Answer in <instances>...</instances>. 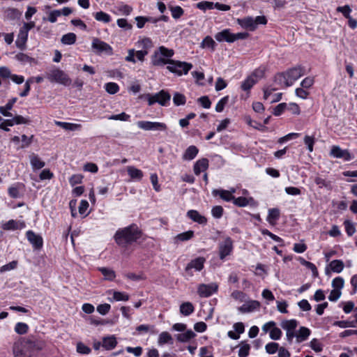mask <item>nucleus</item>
<instances>
[{"instance_id":"79ce46f5","label":"nucleus","mask_w":357,"mask_h":357,"mask_svg":"<svg viewBox=\"0 0 357 357\" xmlns=\"http://www.w3.org/2000/svg\"><path fill=\"white\" fill-rule=\"evenodd\" d=\"M158 343L160 344H173V339L172 335L168 332H162L159 335Z\"/></svg>"},{"instance_id":"20e7f679","label":"nucleus","mask_w":357,"mask_h":357,"mask_svg":"<svg viewBox=\"0 0 357 357\" xmlns=\"http://www.w3.org/2000/svg\"><path fill=\"white\" fill-rule=\"evenodd\" d=\"M141 98L146 100L148 101L149 105H153V104L158 102L162 106H166L170 101L171 95L168 91L162 89L155 95L146 93L142 96Z\"/></svg>"},{"instance_id":"c03bdc74","label":"nucleus","mask_w":357,"mask_h":357,"mask_svg":"<svg viewBox=\"0 0 357 357\" xmlns=\"http://www.w3.org/2000/svg\"><path fill=\"white\" fill-rule=\"evenodd\" d=\"M173 102L176 106L183 105L186 102V98L183 93L176 92L173 96Z\"/></svg>"},{"instance_id":"5701e85b","label":"nucleus","mask_w":357,"mask_h":357,"mask_svg":"<svg viewBox=\"0 0 357 357\" xmlns=\"http://www.w3.org/2000/svg\"><path fill=\"white\" fill-rule=\"evenodd\" d=\"M238 24L243 28L253 31L256 29V23L251 17H247L243 19H238Z\"/></svg>"},{"instance_id":"aec40b11","label":"nucleus","mask_w":357,"mask_h":357,"mask_svg":"<svg viewBox=\"0 0 357 357\" xmlns=\"http://www.w3.org/2000/svg\"><path fill=\"white\" fill-rule=\"evenodd\" d=\"M29 33H26L21 29H20L19 33L17 35V38L15 41V45L17 48L21 50H24L26 47V43L28 40Z\"/></svg>"},{"instance_id":"0e129e2a","label":"nucleus","mask_w":357,"mask_h":357,"mask_svg":"<svg viewBox=\"0 0 357 357\" xmlns=\"http://www.w3.org/2000/svg\"><path fill=\"white\" fill-rule=\"evenodd\" d=\"M243 345L241 347L238 351L239 357H247L249 355L250 345L247 343L242 342Z\"/></svg>"},{"instance_id":"603ef678","label":"nucleus","mask_w":357,"mask_h":357,"mask_svg":"<svg viewBox=\"0 0 357 357\" xmlns=\"http://www.w3.org/2000/svg\"><path fill=\"white\" fill-rule=\"evenodd\" d=\"M194 237V231L192 230H189L185 232L181 233L178 234L176 238L180 241H188Z\"/></svg>"},{"instance_id":"13d9d810","label":"nucleus","mask_w":357,"mask_h":357,"mask_svg":"<svg viewBox=\"0 0 357 357\" xmlns=\"http://www.w3.org/2000/svg\"><path fill=\"white\" fill-rule=\"evenodd\" d=\"M304 143L307 145V150L310 152L313 151L315 139L313 136L305 135L304 137Z\"/></svg>"},{"instance_id":"69168bd1","label":"nucleus","mask_w":357,"mask_h":357,"mask_svg":"<svg viewBox=\"0 0 357 357\" xmlns=\"http://www.w3.org/2000/svg\"><path fill=\"white\" fill-rule=\"evenodd\" d=\"M196 7L205 11L206 9L213 8V2L203 1L196 4Z\"/></svg>"},{"instance_id":"4468645a","label":"nucleus","mask_w":357,"mask_h":357,"mask_svg":"<svg viewBox=\"0 0 357 357\" xmlns=\"http://www.w3.org/2000/svg\"><path fill=\"white\" fill-rule=\"evenodd\" d=\"M26 236L35 250H40L43 248V239L40 235L29 230L26 232Z\"/></svg>"},{"instance_id":"338daca9","label":"nucleus","mask_w":357,"mask_h":357,"mask_svg":"<svg viewBox=\"0 0 357 357\" xmlns=\"http://www.w3.org/2000/svg\"><path fill=\"white\" fill-rule=\"evenodd\" d=\"M266 351L269 354H273L279 349V344L276 342H269L265 347Z\"/></svg>"},{"instance_id":"39448f33","label":"nucleus","mask_w":357,"mask_h":357,"mask_svg":"<svg viewBox=\"0 0 357 357\" xmlns=\"http://www.w3.org/2000/svg\"><path fill=\"white\" fill-rule=\"evenodd\" d=\"M192 64L190 63L174 60V63H172L170 66H167V68L171 73L181 76L182 75H187L192 68Z\"/></svg>"},{"instance_id":"052dcab7","label":"nucleus","mask_w":357,"mask_h":357,"mask_svg":"<svg viewBox=\"0 0 357 357\" xmlns=\"http://www.w3.org/2000/svg\"><path fill=\"white\" fill-rule=\"evenodd\" d=\"M130 116L129 114H127L125 112H122L119 114L111 115L108 117V119L126 121H128L130 119Z\"/></svg>"},{"instance_id":"a18cd8bd","label":"nucleus","mask_w":357,"mask_h":357,"mask_svg":"<svg viewBox=\"0 0 357 357\" xmlns=\"http://www.w3.org/2000/svg\"><path fill=\"white\" fill-rule=\"evenodd\" d=\"M94 17L97 21L103 22L105 23H109L112 20L110 15L103 11L94 13Z\"/></svg>"},{"instance_id":"e2e57ef3","label":"nucleus","mask_w":357,"mask_h":357,"mask_svg":"<svg viewBox=\"0 0 357 357\" xmlns=\"http://www.w3.org/2000/svg\"><path fill=\"white\" fill-rule=\"evenodd\" d=\"M287 104L286 102H282L278 104L273 109V115L278 116H280L285 109H287Z\"/></svg>"},{"instance_id":"bf43d9fd","label":"nucleus","mask_w":357,"mask_h":357,"mask_svg":"<svg viewBox=\"0 0 357 357\" xmlns=\"http://www.w3.org/2000/svg\"><path fill=\"white\" fill-rule=\"evenodd\" d=\"M344 279L341 277H337L333 279L332 282V287H333V289H339L341 291L344 287Z\"/></svg>"},{"instance_id":"7ed1b4c3","label":"nucleus","mask_w":357,"mask_h":357,"mask_svg":"<svg viewBox=\"0 0 357 357\" xmlns=\"http://www.w3.org/2000/svg\"><path fill=\"white\" fill-rule=\"evenodd\" d=\"M45 77L50 82H56L65 86H69L72 84V79L62 70L59 68H54L49 73H46Z\"/></svg>"},{"instance_id":"412c9836","label":"nucleus","mask_w":357,"mask_h":357,"mask_svg":"<svg viewBox=\"0 0 357 357\" xmlns=\"http://www.w3.org/2000/svg\"><path fill=\"white\" fill-rule=\"evenodd\" d=\"M260 307V303L257 301H250L238 307V310L242 313L251 312Z\"/></svg>"},{"instance_id":"b1692460","label":"nucleus","mask_w":357,"mask_h":357,"mask_svg":"<svg viewBox=\"0 0 357 357\" xmlns=\"http://www.w3.org/2000/svg\"><path fill=\"white\" fill-rule=\"evenodd\" d=\"M26 227L24 222H19L15 220H8L3 225L4 230H17L22 229Z\"/></svg>"},{"instance_id":"9d476101","label":"nucleus","mask_w":357,"mask_h":357,"mask_svg":"<svg viewBox=\"0 0 357 357\" xmlns=\"http://www.w3.org/2000/svg\"><path fill=\"white\" fill-rule=\"evenodd\" d=\"M218 289V286L215 283L209 284H201L198 287L197 293L200 297L208 298L217 292Z\"/></svg>"},{"instance_id":"a878e982","label":"nucleus","mask_w":357,"mask_h":357,"mask_svg":"<svg viewBox=\"0 0 357 357\" xmlns=\"http://www.w3.org/2000/svg\"><path fill=\"white\" fill-rule=\"evenodd\" d=\"M117 345V341L114 335L104 337L102 338V347L106 350H112Z\"/></svg>"},{"instance_id":"473e14b6","label":"nucleus","mask_w":357,"mask_h":357,"mask_svg":"<svg viewBox=\"0 0 357 357\" xmlns=\"http://www.w3.org/2000/svg\"><path fill=\"white\" fill-rule=\"evenodd\" d=\"M256 82L257 81L255 79L249 76L241 83V88L242 90L247 91L249 95L250 90L253 87Z\"/></svg>"},{"instance_id":"6e6d98bb","label":"nucleus","mask_w":357,"mask_h":357,"mask_svg":"<svg viewBox=\"0 0 357 357\" xmlns=\"http://www.w3.org/2000/svg\"><path fill=\"white\" fill-rule=\"evenodd\" d=\"M229 100V96H226L221 98L215 106V111L217 112H222L224 110L225 105L228 103Z\"/></svg>"},{"instance_id":"37998d69","label":"nucleus","mask_w":357,"mask_h":357,"mask_svg":"<svg viewBox=\"0 0 357 357\" xmlns=\"http://www.w3.org/2000/svg\"><path fill=\"white\" fill-rule=\"evenodd\" d=\"M169 8L172 13V17L175 20L181 18V16L184 14V10L179 6H169Z\"/></svg>"},{"instance_id":"ddd939ff","label":"nucleus","mask_w":357,"mask_h":357,"mask_svg":"<svg viewBox=\"0 0 357 357\" xmlns=\"http://www.w3.org/2000/svg\"><path fill=\"white\" fill-rule=\"evenodd\" d=\"M331 155L336 158H342L345 161L351 160L354 157L347 149H342L339 146H333Z\"/></svg>"},{"instance_id":"49530a36","label":"nucleus","mask_w":357,"mask_h":357,"mask_svg":"<svg viewBox=\"0 0 357 357\" xmlns=\"http://www.w3.org/2000/svg\"><path fill=\"white\" fill-rule=\"evenodd\" d=\"M314 183L319 186V188H326L328 190L332 188L331 182L329 181H326V179L317 176L314 178Z\"/></svg>"},{"instance_id":"3c124183","label":"nucleus","mask_w":357,"mask_h":357,"mask_svg":"<svg viewBox=\"0 0 357 357\" xmlns=\"http://www.w3.org/2000/svg\"><path fill=\"white\" fill-rule=\"evenodd\" d=\"M160 54H161L165 59H170L173 56L174 52L173 50L168 49L164 46H161L158 48V51H157Z\"/></svg>"},{"instance_id":"ea45409f","label":"nucleus","mask_w":357,"mask_h":357,"mask_svg":"<svg viewBox=\"0 0 357 357\" xmlns=\"http://www.w3.org/2000/svg\"><path fill=\"white\" fill-rule=\"evenodd\" d=\"M76 40L77 36L75 33H68L62 36L61 42L64 45H73L75 43Z\"/></svg>"},{"instance_id":"2eb2a0df","label":"nucleus","mask_w":357,"mask_h":357,"mask_svg":"<svg viewBox=\"0 0 357 357\" xmlns=\"http://www.w3.org/2000/svg\"><path fill=\"white\" fill-rule=\"evenodd\" d=\"M273 81L281 88H287L291 86L290 82L287 79L285 71L276 73L274 76Z\"/></svg>"},{"instance_id":"f8f14e48","label":"nucleus","mask_w":357,"mask_h":357,"mask_svg":"<svg viewBox=\"0 0 357 357\" xmlns=\"http://www.w3.org/2000/svg\"><path fill=\"white\" fill-rule=\"evenodd\" d=\"M206 261V259L203 257H198L195 258V259H192L189 262L185 268V271L186 273H188L190 275H192V273L191 272V270L192 268L195 269L197 271H200L203 269L204 263Z\"/></svg>"},{"instance_id":"4c0bfd02","label":"nucleus","mask_w":357,"mask_h":357,"mask_svg":"<svg viewBox=\"0 0 357 357\" xmlns=\"http://www.w3.org/2000/svg\"><path fill=\"white\" fill-rule=\"evenodd\" d=\"M254 201V199L252 197L246 198L245 197H239L236 198L234 197V199H233L232 202L234 205L238 206V207H244L249 204L250 202Z\"/></svg>"},{"instance_id":"423d86ee","label":"nucleus","mask_w":357,"mask_h":357,"mask_svg":"<svg viewBox=\"0 0 357 357\" xmlns=\"http://www.w3.org/2000/svg\"><path fill=\"white\" fill-rule=\"evenodd\" d=\"M91 47L97 54H100L105 52L107 55L113 54L112 47L107 43L100 40L99 38H96L93 40Z\"/></svg>"},{"instance_id":"a19ab883","label":"nucleus","mask_w":357,"mask_h":357,"mask_svg":"<svg viewBox=\"0 0 357 357\" xmlns=\"http://www.w3.org/2000/svg\"><path fill=\"white\" fill-rule=\"evenodd\" d=\"M298 261H300L301 264L306 266L307 268L311 270L314 277L318 276V275H319L318 270H317L316 266L313 263L306 261L303 257H299Z\"/></svg>"},{"instance_id":"864d4df0","label":"nucleus","mask_w":357,"mask_h":357,"mask_svg":"<svg viewBox=\"0 0 357 357\" xmlns=\"http://www.w3.org/2000/svg\"><path fill=\"white\" fill-rule=\"evenodd\" d=\"M106 91L109 94H115L119 90V85L115 82H108L105 86Z\"/></svg>"},{"instance_id":"a211bd4d","label":"nucleus","mask_w":357,"mask_h":357,"mask_svg":"<svg viewBox=\"0 0 357 357\" xmlns=\"http://www.w3.org/2000/svg\"><path fill=\"white\" fill-rule=\"evenodd\" d=\"M187 216L192 221L197 222L200 225H206L207 223V218L201 215L196 210H190L187 212Z\"/></svg>"},{"instance_id":"de8ad7c7","label":"nucleus","mask_w":357,"mask_h":357,"mask_svg":"<svg viewBox=\"0 0 357 357\" xmlns=\"http://www.w3.org/2000/svg\"><path fill=\"white\" fill-rule=\"evenodd\" d=\"M15 58L17 61L22 62V63H36V60L34 58H32L27 54L20 52L16 54Z\"/></svg>"},{"instance_id":"f03ea898","label":"nucleus","mask_w":357,"mask_h":357,"mask_svg":"<svg viewBox=\"0 0 357 357\" xmlns=\"http://www.w3.org/2000/svg\"><path fill=\"white\" fill-rule=\"evenodd\" d=\"M45 347V341L30 337L24 342L21 349L14 350L15 357H43L41 351Z\"/></svg>"},{"instance_id":"c85d7f7f","label":"nucleus","mask_w":357,"mask_h":357,"mask_svg":"<svg viewBox=\"0 0 357 357\" xmlns=\"http://www.w3.org/2000/svg\"><path fill=\"white\" fill-rule=\"evenodd\" d=\"M127 172L130 177L134 180L141 181L144 175L142 170L133 166L128 167Z\"/></svg>"},{"instance_id":"1a4fd4ad","label":"nucleus","mask_w":357,"mask_h":357,"mask_svg":"<svg viewBox=\"0 0 357 357\" xmlns=\"http://www.w3.org/2000/svg\"><path fill=\"white\" fill-rule=\"evenodd\" d=\"M287 79L290 82L291 85L305 74V68L302 65H297L285 70Z\"/></svg>"},{"instance_id":"9b49d317","label":"nucleus","mask_w":357,"mask_h":357,"mask_svg":"<svg viewBox=\"0 0 357 357\" xmlns=\"http://www.w3.org/2000/svg\"><path fill=\"white\" fill-rule=\"evenodd\" d=\"M25 192V185L24 183L17 182L10 186L8 189V194L13 199L21 198L24 196Z\"/></svg>"},{"instance_id":"e433bc0d","label":"nucleus","mask_w":357,"mask_h":357,"mask_svg":"<svg viewBox=\"0 0 357 357\" xmlns=\"http://www.w3.org/2000/svg\"><path fill=\"white\" fill-rule=\"evenodd\" d=\"M30 162L31 165H32L33 168L35 169H42L45 165V163L43 160L40 159V158L35 154H33L30 157Z\"/></svg>"},{"instance_id":"393cba45","label":"nucleus","mask_w":357,"mask_h":357,"mask_svg":"<svg viewBox=\"0 0 357 357\" xmlns=\"http://www.w3.org/2000/svg\"><path fill=\"white\" fill-rule=\"evenodd\" d=\"M4 16L8 20H16L21 17L22 12L17 8H8L4 11Z\"/></svg>"},{"instance_id":"6ab92c4d","label":"nucleus","mask_w":357,"mask_h":357,"mask_svg":"<svg viewBox=\"0 0 357 357\" xmlns=\"http://www.w3.org/2000/svg\"><path fill=\"white\" fill-rule=\"evenodd\" d=\"M208 167V160L206 158L198 160L193 167L194 172L196 175H199L202 172L206 171Z\"/></svg>"},{"instance_id":"bb28decb","label":"nucleus","mask_w":357,"mask_h":357,"mask_svg":"<svg viewBox=\"0 0 357 357\" xmlns=\"http://www.w3.org/2000/svg\"><path fill=\"white\" fill-rule=\"evenodd\" d=\"M198 153V148L194 145H191L185 151L183 155V159L185 160H192L197 156Z\"/></svg>"},{"instance_id":"09e8293b","label":"nucleus","mask_w":357,"mask_h":357,"mask_svg":"<svg viewBox=\"0 0 357 357\" xmlns=\"http://www.w3.org/2000/svg\"><path fill=\"white\" fill-rule=\"evenodd\" d=\"M201 45L202 47H208L213 51L215 50L216 46L215 42L211 36H208L204 38Z\"/></svg>"},{"instance_id":"680f3d73","label":"nucleus","mask_w":357,"mask_h":357,"mask_svg":"<svg viewBox=\"0 0 357 357\" xmlns=\"http://www.w3.org/2000/svg\"><path fill=\"white\" fill-rule=\"evenodd\" d=\"M212 215L217 219L222 218L224 213V209L221 206H215L211 209Z\"/></svg>"},{"instance_id":"4be33fe9","label":"nucleus","mask_w":357,"mask_h":357,"mask_svg":"<svg viewBox=\"0 0 357 357\" xmlns=\"http://www.w3.org/2000/svg\"><path fill=\"white\" fill-rule=\"evenodd\" d=\"M235 192L234 189H232L231 191H228L226 190H213L212 193L214 196L219 195L222 199L226 202H231L234 199V196L232 195L233 192Z\"/></svg>"},{"instance_id":"2f4dec72","label":"nucleus","mask_w":357,"mask_h":357,"mask_svg":"<svg viewBox=\"0 0 357 357\" xmlns=\"http://www.w3.org/2000/svg\"><path fill=\"white\" fill-rule=\"evenodd\" d=\"M194 310V305L190 302H184L180 305V312L184 316H189Z\"/></svg>"},{"instance_id":"774afa93","label":"nucleus","mask_w":357,"mask_h":357,"mask_svg":"<svg viewBox=\"0 0 357 357\" xmlns=\"http://www.w3.org/2000/svg\"><path fill=\"white\" fill-rule=\"evenodd\" d=\"M197 102L206 109L211 107V102L207 96H204L197 99Z\"/></svg>"},{"instance_id":"dca6fc26","label":"nucleus","mask_w":357,"mask_h":357,"mask_svg":"<svg viewBox=\"0 0 357 357\" xmlns=\"http://www.w3.org/2000/svg\"><path fill=\"white\" fill-rule=\"evenodd\" d=\"M233 33H231L229 29H225L220 32H218L215 35V38L218 42H227V43H234Z\"/></svg>"},{"instance_id":"0eeeda50","label":"nucleus","mask_w":357,"mask_h":357,"mask_svg":"<svg viewBox=\"0 0 357 357\" xmlns=\"http://www.w3.org/2000/svg\"><path fill=\"white\" fill-rule=\"evenodd\" d=\"M137 126L144 130L165 131L167 126L165 123L140 121L137 122Z\"/></svg>"},{"instance_id":"f257e3e1","label":"nucleus","mask_w":357,"mask_h":357,"mask_svg":"<svg viewBox=\"0 0 357 357\" xmlns=\"http://www.w3.org/2000/svg\"><path fill=\"white\" fill-rule=\"evenodd\" d=\"M142 232L136 224L119 229L114 235V240L119 247L126 249L142 237Z\"/></svg>"},{"instance_id":"f704fd0d","label":"nucleus","mask_w":357,"mask_h":357,"mask_svg":"<svg viewBox=\"0 0 357 357\" xmlns=\"http://www.w3.org/2000/svg\"><path fill=\"white\" fill-rule=\"evenodd\" d=\"M298 326V321L296 319L284 320L281 323V326L287 331H294Z\"/></svg>"},{"instance_id":"8fccbe9b","label":"nucleus","mask_w":357,"mask_h":357,"mask_svg":"<svg viewBox=\"0 0 357 357\" xmlns=\"http://www.w3.org/2000/svg\"><path fill=\"white\" fill-rule=\"evenodd\" d=\"M29 331V326L22 322H18L15 326V331L19 335H24Z\"/></svg>"},{"instance_id":"cd10ccee","label":"nucleus","mask_w":357,"mask_h":357,"mask_svg":"<svg viewBox=\"0 0 357 357\" xmlns=\"http://www.w3.org/2000/svg\"><path fill=\"white\" fill-rule=\"evenodd\" d=\"M280 210L277 208H270L267 216V221L269 224L275 225L276 221L280 218Z\"/></svg>"},{"instance_id":"5fc2aeb1","label":"nucleus","mask_w":357,"mask_h":357,"mask_svg":"<svg viewBox=\"0 0 357 357\" xmlns=\"http://www.w3.org/2000/svg\"><path fill=\"white\" fill-rule=\"evenodd\" d=\"M345 231L349 236H351L356 232V227L353 222L349 220H346L344 222Z\"/></svg>"},{"instance_id":"7c9ffc66","label":"nucleus","mask_w":357,"mask_h":357,"mask_svg":"<svg viewBox=\"0 0 357 357\" xmlns=\"http://www.w3.org/2000/svg\"><path fill=\"white\" fill-rule=\"evenodd\" d=\"M311 333L310 330L305 326H301L298 330V333L296 335V340L298 342H301L306 340Z\"/></svg>"},{"instance_id":"6e6552de","label":"nucleus","mask_w":357,"mask_h":357,"mask_svg":"<svg viewBox=\"0 0 357 357\" xmlns=\"http://www.w3.org/2000/svg\"><path fill=\"white\" fill-rule=\"evenodd\" d=\"M233 249V241L228 236L223 242L219 243L218 250L220 259L224 260L227 256L231 254Z\"/></svg>"},{"instance_id":"4d7b16f0","label":"nucleus","mask_w":357,"mask_h":357,"mask_svg":"<svg viewBox=\"0 0 357 357\" xmlns=\"http://www.w3.org/2000/svg\"><path fill=\"white\" fill-rule=\"evenodd\" d=\"M113 298L116 301H127L129 300V295L126 292L114 291L113 293Z\"/></svg>"},{"instance_id":"c9c22d12","label":"nucleus","mask_w":357,"mask_h":357,"mask_svg":"<svg viewBox=\"0 0 357 357\" xmlns=\"http://www.w3.org/2000/svg\"><path fill=\"white\" fill-rule=\"evenodd\" d=\"M56 123L66 130H79L82 128L81 124L56 121Z\"/></svg>"},{"instance_id":"58836bf2","label":"nucleus","mask_w":357,"mask_h":357,"mask_svg":"<svg viewBox=\"0 0 357 357\" xmlns=\"http://www.w3.org/2000/svg\"><path fill=\"white\" fill-rule=\"evenodd\" d=\"M329 266L332 271L339 273L342 272L344 265L342 260L334 259L330 263Z\"/></svg>"},{"instance_id":"f3484780","label":"nucleus","mask_w":357,"mask_h":357,"mask_svg":"<svg viewBox=\"0 0 357 357\" xmlns=\"http://www.w3.org/2000/svg\"><path fill=\"white\" fill-rule=\"evenodd\" d=\"M172 63H174V60L171 59H165L158 52H155L152 56V63L155 66H163L166 64L170 66Z\"/></svg>"},{"instance_id":"c756f323","label":"nucleus","mask_w":357,"mask_h":357,"mask_svg":"<svg viewBox=\"0 0 357 357\" xmlns=\"http://www.w3.org/2000/svg\"><path fill=\"white\" fill-rule=\"evenodd\" d=\"M196 334L192 330H188L184 333L176 335V340L181 342H187L195 337Z\"/></svg>"},{"instance_id":"72a5a7b5","label":"nucleus","mask_w":357,"mask_h":357,"mask_svg":"<svg viewBox=\"0 0 357 357\" xmlns=\"http://www.w3.org/2000/svg\"><path fill=\"white\" fill-rule=\"evenodd\" d=\"M98 271L102 274L105 280L112 281L116 278L115 272L111 268L100 267Z\"/></svg>"}]
</instances>
